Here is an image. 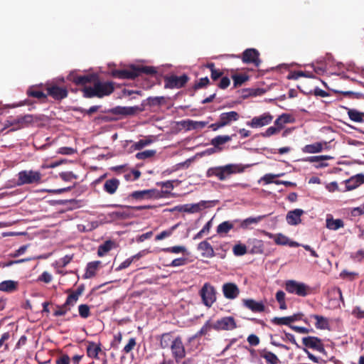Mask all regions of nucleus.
<instances>
[{
  "label": "nucleus",
  "mask_w": 364,
  "mask_h": 364,
  "mask_svg": "<svg viewBox=\"0 0 364 364\" xmlns=\"http://www.w3.org/2000/svg\"><path fill=\"white\" fill-rule=\"evenodd\" d=\"M156 73V70L152 66L131 65L127 69L113 70L111 75L118 79L134 80L141 74L154 75Z\"/></svg>",
  "instance_id": "1"
},
{
  "label": "nucleus",
  "mask_w": 364,
  "mask_h": 364,
  "mask_svg": "<svg viewBox=\"0 0 364 364\" xmlns=\"http://www.w3.org/2000/svg\"><path fill=\"white\" fill-rule=\"evenodd\" d=\"M114 90V84L112 82H101L97 78L93 83V86H85L82 89L83 96L87 98L98 97L102 98L105 96L111 95Z\"/></svg>",
  "instance_id": "2"
},
{
  "label": "nucleus",
  "mask_w": 364,
  "mask_h": 364,
  "mask_svg": "<svg viewBox=\"0 0 364 364\" xmlns=\"http://www.w3.org/2000/svg\"><path fill=\"white\" fill-rule=\"evenodd\" d=\"M242 171L243 169L240 168L238 165L230 164L225 166L209 168L206 172V176L208 177L215 176L220 181H225L231 175Z\"/></svg>",
  "instance_id": "3"
},
{
  "label": "nucleus",
  "mask_w": 364,
  "mask_h": 364,
  "mask_svg": "<svg viewBox=\"0 0 364 364\" xmlns=\"http://www.w3.org/2000/svg\"><path fill=\"white\" fill-rule=\"evenodd\" d=\"M285 289L290 294L305 297L312 293V289L307 284L296 280H287L285 282Z\"/></svg>",
  "instance_id": "4"
},
{
  "label": "nucleus",
  "mask_w": 364,
  "mask_h": 364,
  "mask_svg": "<svg viewBox=\"0 0 364 364\" xmlns=\"http://www.w3.org/2000/svg\"><path fill=\"white\" fill-rule=\"evenodd\" d=\"M203 304L210 308L216 301V291L215 287L210 283L206 282L199 291Z\"/></svg>",
  "instance_id": "5"
},
{
  "label": "nucleus",
  "mask_w": 364,
  "mask_h": 364,
  "mask_svg": "<svg viewBox=\"0 0 364 364\" xmlns=\"http://www.w3.org/2000/svg\"><path fill=\"white\" fill-rule=\"evenodd\" d=\"M212 328L216 331H232L237 328V325L233 316H225L218 319Z\"/></svg>",
  "instance_id": "6"
},
{
  "label": "nucleus",
  "mask_w": 364,
  "mask_h": 364,
  "mask_svg": "<svg viewBox=\"0 0 364 364\" xmlns=\"http://www.w3.org/2000/svg\"><path fill=\"white\" fill-rule=\"evenodd\" d=\"M189 77L187 75L183 74L181 76L174 75L166 76L164 77L165 87L169 89L181 88L188 82Z\"/></svg>",
  "instance_id": "7"
},
{
  "label": "nucleus",
  "mask_w": 364,
  "mask_h": 364,
  "mask_svg": "<svg viewBox=\"0 0 364 364\" xmlns=\"http://www.w3.org/2000/svg\"><path fill=\"white\" fill-rule=\"evenodd\" d=\"M172 356L176 362L178 363L186 356V350L182 338L180 336L175 337L173 344L170 348Z\"/></svg>",
  "instance_id": "8"
},
{
  "label": "nucleus",
  "mask_w": 364,
  "mask_h": 364,
  "mask_svg": "<svg viewBox=\"0 0 364 364\" xmlns=\"http://www.w3.org/2000/svg\"><path fill=\"white\" fill-rule=\"evenodd\" d=\"M47 96L49 95L55 100H61L67 97L68 92L66 87H59L55 84H46Z\"/></svg>",
  "instance_id": "9"
},
{
  "label": "nucleus",
  "mask_w": 364,
  "mask_h": 364,
  "mask_svg": "<svg viewBox=\"0 0 364 364\" xmlns=\"http://www.w3.org/2000/svg\"><path fill=\"white\" fill-rule=\"evenodd\" d=\"M242 60L244 63L253 64L255 67H259L261 63L259 53L255 48H247L242 53Z\"/></svg>",
  "instance_id": "10"
},
{
  "label": "nucleus",
  "mask_w": 364,
  "mask_h": 364,
  "mask_svg": "<svg viewBox=\"0 0 364 364\" xmlns=\"http://www.w3.org/2000/svg\"><path fill=\"white\" fill-rule=\"evenodd\" d=\"M129 196L136 200L160 198L161 193L156 189H148L134 191Z\"/></svg>",
  "instance_id": "11"
},
{
  "label": "nucleus",
  "mask_w": 364,
  "mask_h": 364,
  "mask_svg": "<svg viewBox=\"0 0 364 364\" xmlns=\"http://www.w3.org/2000/svg\"><path fill=\"white\" fill-rule=\"evenodd\" d=\"M273 116L269 113L265 112L258 117H255L250 122H247V125L252 128H259L269 124L273 120Z\"/></svg>",
  "instance_id": "12"
},
{
  "label": "nucleus",
  "mask_w": 364,
  "mask_h": 364,
  "mask_svg": "<svg viewBox=\"0 0 364 364\" xmlns=\"http://www.w3.org/2000/svg\"><path fill=\"white\" fill-rule=\"evenodd\" d=\"M303 344L309 348L319 353H325V348L321 340L316 336H307L302 338Z\"/></svg>",
  "instance_id": "13"
},
{
  "label": "nucleus",
  "mask_w": 364,
  "mask_h": 364,
  "mask_svg": "<svg viewBox=\"0 0 364 364\" xmlns=\"http://www.w3.org/2000/svg\"><path fill=\"white\" fill-rule=\"evenodd\" d=\"M222 291L225 298L230 300L236 299L240 292L237 285L232 282L223 284Z\"/></svg>",
  "instance_id": "14"
},
{
  "label": "nucleus",
  "mask_w": 364,
  "mask_h": 364,
  "mask_svg": "<svg viewBox=\"0 0 364 364\" xmlns=\"http://www.w3.org/2000/svg\"><path fill=\"white\" fill-rule=\"evenodd\" d=\"M346 187L342 191H352L364 183V174L358 173L345 181Z\"/></svg>",
  "instance_id": "15"
},
{
  "label": "nucleus",
  "mask_w": 364,
  "mask_h": 364,
  "mask_svg": "<svg viewBox=\"0 0 364 364\" xmlns=\"http://www.w3.org/2000/svg\"><path fill=\"white\" fill-rule=\"evenodd\" d=\"M141 111H142V109H140L138 106H134V107L117 106V107L112 108L110 110V112L112 113L113 114L128 116V115H134L138 112H141Z\"/></svg>",
  "instance_id": "16"
},
{
  "label": "nucleus",
  "mask_w": 364,
  "mask_h": 364,
  "mask_svg": "<svg viewBox=\"0 0 364 364\" xmlns=\"http://www.w3.org/2000/svg\"><path fill=\"white\" fill-rule=\"evenodd\" d=\"M240 114L235 111H230L228 112H223L219 116V122L222 127H226L231 124L232 122H236L239 119Z\"/></svg>",
  "instance_id": "17"
},
{
  "label": "nucleus",
  "mask_w": 364,
  "mask_h": 364,
  "mask_svg": "<svg viewBox=\"0 0 364 364\" xmlns=\"http://www.w3.org/2000/svg\"><path fill=\"white\" fill-rule=\"evenodd\" d=\"M244 306L251 310L254 313H262L265 311V306L262 301H257L252 299H245L242 300Z\"/></svg>",
  "instance_id": "18"
},
{
  "label": "nucleus",
  "mask_w": 364,
  "mask_h": 364,
  "mask_svg": "<svg viewBox=\"0 0 364 364\" xmlns=\"http://www.w3.org/2000/svg\"><path fill=\"white\" fill-rule=\"evenodd\" d=\"M304 213L302 209H294L287 214L286 220L288 224L296 225L301 223V216Z\"/></svg>",
  "instance_id": "19"
},
{
  "label": "nucleus",
  "mask_w": 364,
  "mask_h": 364,
  "mask_svg": "<svg viewBox=\"0 0 364 364\" xmlns=\"http://www.w3.org/2000/svg\"><path fill=\"white\" fill-rule=\"evenodd\" d=\"M42 175L37 171H24V184H39L42 182Z\"/></svg>",
  "instance_id": "20"
},
{
  "label": "nucleus",
  "mask_w": 364,
  "mask_h": 364,
  "mask_svg": "<svg viewBox=\"0 0 364 364\" xmlns=\"http://www.w3.org/2000/svg\"><path fill=\"white\" fill-rule=\"evenodd\" d=\"M208 202L202 200L198 203L192 204V205H184L182 206H176L174 208V210H178L179 211L186 212V213H196L200 211L202 208H206L205 204Z\"/></svg>",
  "instance_id": "21"
},
{
  "label": "nucleus",
  "mask_w": 364,
  "mask_h": 364,
  "mask_svg": "<svg viewBox=\"0 0 364 364\" xmlns=\"http://www.w3.org/2000/svg\"><path fill=\"white\" fill-rule=\"evenodd\" d=\"M257 353L261 358L265 360L267 364H279L281 363L276 354L266 348L259 349L257 350Z\"/></svg>",
  "instance_id": "22"
},
{
  "label": "nucleus",
  "mask_w": 364,
  "mask_h": 364,
  "mask_svg": "<svg viewBox=\"0 0 364 364\" xmlns=\"http://www.w3.org/2000/svg\"><path fill=\"white\" fill-rule=\"evenodd\" d=\"M172 332L164 333L157 338L161 348H170L174 341Z\"/></svg>",
  "instance_id": "23"
},
{
  "label": "nucleus",
  "mask_w": 364,
  "mask_h": 364,
  "mask_svg": "<svg viewBox=\"0 0 364 364\" xmlns=\"http://www.w3.org/2000/svg\"><path fill=\"white\" fill-rule=\"evenodd\" d=\"M274 242L278 245H289L292 247H297L301 245L296 241H291L289 237L282 233L275 235Z\"/></svg>",
  "instance_id": "24"
},
{
  "label": "nucleus",
  "mask_w": 364,
  "mask_h": 364,
  "mask_svg": "<svg viewBox=\"0 0 364 364\" xmlns=\"http://www.w3.org/2000/svg\"><path fill=\"white\" fill-rule=\"evenodd\" d=\"M120 182L117 178H112L107 180L103 186V189L105 192L110 195L116 193L119 186Z\"/></svg>",
  "instance_id": "25"
},
{
  "label": "nucleus",
  "mask_w": 364,
  "mask_h": 364,
  "mask_svg": "<svg viewBox=\"0 0 364 364\" xmlns=\"http://www.w3.org/2000/svg\"><path fill=\"white\" fill-rule=\"evenodd\" d=\"M97 76L96 75H76L73 77V82L77 85H85L87 83L93 82L97 80Z\"/></svg>",
  "instance_id": "26"
},
{
  "label": "nucleus",
  "mask_w": 364,
  "mask_h": 364,
  "mask_svg": "<svg viewBox=\"0 0 364 364\" xmlns=\"http://www.w3.org/2000/svg\"><path fill=\"white\" fill-rule=\"evenodd\" d=\"M198 250L202 251V255L205 257L211 258L215 256V252L211 245L204 240L198 244Z\"/></svg>",
  "instance_id": "27"
},
{
  "label": "nucleus",
  "mask_w": 364,
  "mask_h": 364,
  "mask_svg": "<svg viewBox=\"0 0 364 364\" xmlns=\"http://www.w3.org/2000/svg\"><path fill=\"white\" fill-rule=\"evenodd\" d=\"M18 283L13 280H6L0 283V291L13 293L18 289Z\"/></svg>",
  "instance_id": "28"
},
{
  "label": "nucleus",
  "mask_w": 364,
  "mask_h": 364,
  "mask_svg": "<svg viewBox=\"0 0 364 364\" xmlns=\"http://www.w3.org/2000/svg\"><path fill=\"white\" fill-rule=\"evenodd\" d=\"M101 351L100 343L97 344L95 342H90L87 346V354L90 358L98 359V354Z\"/></svg>",
  "instance_id": "29"
},
{
  "label": "nucleus",
  "mask_w": 364,
  "mask_h": 364,
  "mask_svg": "<svg viewBox=\"0 0 364 364\" xmlns=\"http://www.w3.org/2000/svg\"><path fill=\"white\" fill-rule=\"evenodd\" d=\"M27 95L28 97L36 98L42 102H45L47 99V94L38 90L36 86L29 87L27 90Z\"/></svg>",
  "instance_id": "30"
},
{
  "label": "nucleus",
  "mask_w": 364,
  "mask_h": 364,
  "mask_svg": "<svg viewBox=\"0 0 364 364\" xmlns=\"http://www.w3.org/2000/svg\"><path fill=\"white\" fill-rule=\"evenodd\" d=\"M231 140L232 136L229 135H218L211 139L210 144L213 145L215 148L221 150L222 149L220 146Z\"/></svg>",
  "instance_id": "31"
},
{
  "label": "nucleus",
  "mask_w": 364,
  "mask_h": 364,
  "mask_svg": "<svg viewBox=\"0 0 364 364\" xmlns=\"http://www.w3.org/2000/svg\"><path fill=\"white\" fill-rule=\"evenodd\" d=\"M311 317L316 321L315 326L317 329H329V323L327 318L317 314L311 315Z\"/></svg>",
  "instance_id": "32"
},
{
  "label": "nucleus",
  "mask_w": 364,
  "mask_h": 364,
  "mask_svg": "<svg viewBox=\"0 0 364 364\" xmlns=\"http://www.w3.org/2000/svg\"><path fill=\"white\" fill-rule=\"evenodd\" d=\"M326 225L329 230H337L344 227V223L341 219H333L331 217L326 218Z\"/></svg>",
  "instance_id": "33"
},
{
  "label": "nucleus",
  "mask_w": 364,
  "mask_h": 364,
  "mask_svg": "<svg viewBox=\"0 0 364 364\" xmlns=\"http://www.w3.org/2000/svg\"><path fill=\"white\" fill-rule=\"evenodd\" d=\"M114 246V242L109 240L98 247L97 255L103 257L107 255Z\"/></svg>",
  "instance_id": "34"
},
{
  "label": "nucleus",
  "mask_w": 364,
  "mask_h": 364,
  "mask_svg": "<svg viewBox=\"0 0 364 364\" xmlns=\"http://www.w3.org/2000/svg\"><path fill=\"white\" fill-rule=\"evenodd\" d=\"M347 110L348 115L350 120L355 122H364V112H358L354 109L346 108Z\"/></svg>",
  "instance_id": "35"
},
{
  "label": "nucleus",
  "mask_w": 364,
  "mask_h": 364,
  "mask_svg": "<svg viewBox=\"0 0 364 364\" xmlns=\"http://www.w3.org/2000/svg\"><path fill=\"white\" fill-rule=\"evenodd\" d=\"M323 150V144L321 142H316L312 144H307L302 148L304 153L315 154L321 152Z\"/></svg>",
  "instance_id": "36"
},
{
  "label": "nucleus",
  "mask_w": 364,
  "mask_h": 364,
  "mask_svg": "<svg viewBox=\"0 0 364 364\" xmlns=\"http://www.w3.org/2000/svg\"><path fill=\"white\" fill-rule=\"evenodd\" d=\"M264 252V244L260 240L253 239L252 241V247L249 252L250 254H262Z\"/></svg>",
  "instance_id": "37"
},
{
  "label": "nucleus",
  "mask_w": 364,
  "mask_h": 364,
  "mask_svg": "<svg viewBox=\"0 0 364 364\" xmlns=\"http://www.w3.org/2000/svg\"><path fill=\"white\" fill-rule=\"evenodd\" d=\"M100 263L101 262L100 261H95L88 263L86 269V272L85 274V278L87 279L94 277Z\"/></svg>",
  "instance_id": "38"
},
{
  "label": "nucleus",
  "mask_w": 364,
  "mask_h": 364,
  "mask_svg": "<svg viewBox=\"0 0 364 364\" xmlns=\"http://www.w3.org/2000/svg\"><path fill=\"white\" fill-rule=\"evenodd\" d=\"M155 141L154 136H149L144 139H140L139 141L134 144L132 146L135 150H141L144 146L150 145Z\"/></svg>",
  "instance_id": "39"
},
{
  "label": "nucleus",
  "mask_w": 364,
  "mask_h": 364,
  "mask_svg": "<svg viewBox=\"0 0 364 364\" xmlns=\"http://www.w3.org/2000/svg\"><path fill=\"white\" fill-rule=\"evenodd\" d=\"M290 117L288 114H282L274 121V125L280 131L285 124L290 122Z\"/></svg>",
  "instance_id": "40"
},
{
  "label": "nucleus",
  "mask_w": 364,
  "mask_h": 364,
  "mask_svg": "<svg viewBox=\"0 0 364 364\" xmlns=\"http://www.w3.org/2000/svg\"><path fill=\"white\" fill-rule=\"evenodd\" d=\"M264 218V215H259L255 218H248L245 220H242L240 227L243 229H247L250 225L252 224H257L259 222H260L263 218Z\"/></svg>",
  "instance_id": "41"
},
{
  "label": "nucleus",
  "mask_w": 364,
  "mask_h": 364,
  "mask_svg": "<svg viewBox=\"0 0 364 364\" xmlns=\"http://www.w3.org/2000/svg\"><path fill=\"white\" fill-rule=\"evenodd\" d=\"M186 123L188 124L187 128L188 129H203L204 128L207 124V122L203 121H193V120H188L187 122H184V124Z\"/></svg>",
  "instance_id": "42"
},
{
  "label": "nucleus",
  "mask_w": 364,
  "mask_h": 364,
  "mask_svg": "<svg viewBox=\"0 0 364 364\" xmlns=\"http://www.w3.org/2000/svg\"><path fill=\"white\" fill-rule=\"evenodd\" d=\"M233 227V224L230 221L223 222L217 227V232L218 234L228 233Z\"/></svg>",
  "instance_id": "43"
},
{
  "label": "nucleus",
  "mask_w": 364,
  "mask_h": 364,
  "mask_svg": "<svg viewBox=\"0 0 364 364\" xmlns=\"http://www.w3.org/2000/svg\"><path fill=\"white\" fill-rule=\"evenodd\" d=\"M79 316L84 319L90 316V307L87 304H80L78 306Z\"/></svg>",
  "instance_id": "44"
},
{
  "label": "nucleus",
  "mask_w": 364,
  "mask_h": 364,
  "mask_svg": "<svg viewBox=\"0 0 364 364\" xmlns=\"http://www.w3.org/2000/svg\"><path fill=\"white\" fill-rule=\"evenodd\" d=\"M249 77L246 75H234L232 76L233 84L235 87L241 86L245 82L248 80Z\"/></svg>",
  "instance_id": "45"
},
{
  "label": "nucleus",
  "mask_w": 364,
  "mask_h": 364,
  "mask_svg": "<svg viewBox=\"0 0 364 364\" xmlns=\"http://www.w3.org/2000/svg\"><path fill=\"white\" fill-rule=\"evenodd\" d=\"M233 254L235 256H242L247 252V247L242 244H237L233 247Z\"/></svg>",
  "instance_id": "46"
},
{
  "label": "nucleus",
  "mask_w": 364,
  "mask_h": 364,
  "mask_svg": "<svg viewBox=\"0 0 364 364\" xmlns=\"http://www.w3.org/2000/svg\"><path fill=\"white\" fill-rule=\"evenodd\" d=\"M272 322L277 325H287L290 326V323H292V319L289 318V316L274 317L272 319Z\"/></svg>",
  "instance_id": "47"
},
{
  "label": "nucleus",
  "mask_w": 364,
  "mask_h": 364,
  "mask_svg": "<svg viewBox=\"0 0 364 364\" xmlns=\"http://www.w3.org/2000/svg\"><path fill=\"white\" fill-rule=\"evenodd\" d=\"M156 154L155 150H146L144 151L138 152L136 154V158L139 160H144L146 159L151 158Z\"/></svg>",
  "instance_id": "48"
},
{
  "label": "nucleus",
  "mask_w": 364,
  "mask_h": 364,
  "mask_svg": "<svg viewBox=\"0 0 364 364\" xmlns=\"http://www.w3.org/2000/svg\"><path fill=\"white\" fill-rule=\"evenodd\" d=\"M177 227H178V225H175L173 227H171L170 229L162 231L161 233L158 234L156 236L155 240H161L166 237L171 236L172 235L173 230Z\"/></svg>",
  "instance_id": "49"
},
{
  "label": "nucleus",
  "mask_w": 364,
  "mask_h": 364,
  "mask_svg": "<svg viewBox=\"0 0 364 364\" xmlns=\"http://www.w3.org/2000/svg\"><path fill=\"white\" fill-rule=\"evenodd\" d=\"M162 251L164 252L178 254L185 252L186 251V249L183 246H173L164 248L162 249Z\"/></svg>",
  "instance_id": "50"
},
{
  "label": "nucleus",
  "mask_w": 364,
  "mask_h": 364,
  "mask_svg": "<svg viewBox=\"0 0 364 364\" xmlns=\"http://www.w3.org/2000/svg\"><path fill=\"white\" fill-rule=\"evenodd\" d=\"M332 157L327 155H321V156H309L304 159V161L314 163V162H321L324 160L331 159Z\"/></svg>",
  "instance_id": "51"
},
{
  "label": "nucleus",
  "mask_w": 364,
  "mask_h": 364,
  "mask_svg": "<svg viewBox=\"0 0 364 364\" xmlns=\"http://www.w3.org/2000/svg\"><path fill=\"white\" fill-rule=\"evenodd\" d=\"M41 120L40 117L33 116L31 114L24 115V124H31L38 125L39 122Z\"/></svg>",
  "instance_id": "52"
},
{
  "label": "nucleus",
  "mask_w": 364,
  "mask_h": 364,
  "mask_svg": "<svg viewBox=\"0 0 364 364\" xmlns=\"http://www.w3.org/2000/svg\"><path fill=\"white\" fill-rule=\"evenodd\" d=\"M70 310V307L68 306H65V304L64 303L62 306H57V310L54 311L53 315L55 316H64Z\"/></svg>",
  "instance_id": "53"
},
{
  "label": "nucleus",
  "mask_w": 364,
  "mask_h": 364,
  "mask_svg": "<svg viewBox=\"0 0 364 364\" xmlns=\"http://www.w3.org/2000/svg\"><path fill=\"white\" fill-rule=\"evenodd\" d=\"M282 175H283V173H281V174L267 173L261 178V180L264 181V183L266 184H269L272 183H274L275 181H274V179L277 177H279Z\"/></svg>",
  "instance_id": "54"
},
{
  "label": "nucleus",
  "mask_w": 364,
  "mask_h": 364,
  "mask_svg": "<svg viewBox=\"0 0 364 364\" xmlns=\"http://www.w3.org/2000/svg\"><path fill=\"white\" fill-rule=\"evenodd\" d=\"M187 263V259L180 257L174 259L170 264H166V267H179L185 265Z\"/></svg>",
  "instance_id": "55"
},
{
  "label": "nucleus",
  "mask_w": 364,
  "mask_h": 364,
  "mask_svg": "<svg viewBox=\"0 0 364 364\" xmlns=\"http://www.w3.org/2000/svg\"><path fill=\"white\" fill-rule=\"evenodd\" d=\"M60 177L64 181H70L72 179L77 178V176L71 171L62 172L60 173Z\"/></svg>",
  "instance_id": "56"
},
{
  "label": "nucleus",
  "mask_w": 364,
  "mask_h": 364,
  "mask_svg": "<svg viewBox=\"0 0 364 364\" xmlns=\"http://www.w3.org/2000/svg\"><path fill=\"white\" fill-rule=\"evenodd\" d=\"M78 297L77 296L75 295L73 292L69 294L66 299V301L65 302V306H73L75 305V304L77 303V300H78Z\"/></svg>",
  "instance_id": "57"
},
{
  "label": "nucleus",
  "mask_w": 364,
  "mask_h": 364,
  "mask_svg": "<svg viewBox=\"0 0 364 364\" xmlns=\"http://www.w3.org/2000/svg\"><path fill=\"white\" fill-rule=\"evenodd\" d=\"M247 341L251 346H257L259 344L260 339L255 334H250L248 336Z\"/></svg>",
  "instance_id": "58"
},
{
  "label": "nucleus",
  "mask_w": 364,
  "mask_h": 364,
  "mask_svg": "<svg viewBox=\"0 0 364 364\" xmlns=\"http://www.w3.org/2000/svg\"><path fill=\"white\" fill-rule=\"evenodd\" d=\"M136 344V339L134 338H131L129 340L128 343L124 346L123 349L124 353H129V352H131L135 347Z\"/></svg>",
  "instance_id": "59"
},
{
  "label": "nucleus",
  "mask_w": 364,
  "mask_h": 364,
  "mask_svg": "<svg viewBox=\"0 0 364 364\" xmlns=\"http://www.w3.org/2000/svg\"><path fill=\"white\" fill-rule=\"evenodd\" d=\"M358 275V273L353 272H348L343 270L341 272L340 276L343 279H348L350 280L354 279Z\"/></svg>",
  "instance_id": "60"
},
{
  "label": "nucleus",
  "mask_w": 364,
  "mask_h": 364,
  "mask_svg": "<svg viewBox=\"0 0 364 364\" xmlns=\"http://www.w3.org/2000/svg\"><path fill=\"white\" fill-rule=\"evenodd\" d=\"M147 101L150 106L160 105L164 101V97H149Z\"/></svg>",
  "instance_id": "61"
},
{
  "label": "nucleus",
  "mask_w": 364,
  "mask_h": 364,
  "mask_svg": "<svg viewBox=\"0 0 364 364\" xmlns=\"http://www.w3.org/2000/svg\"><path fill=\"white\" fill-rule=\"evenodd\" d=\"M210 83V80L207 77H202L199 80L198 82H196L194 85V89L198 90L203 88L208 85Z\"/></svg>",
  "instance_id": "62"
},
{
  "label": "nucleus",
  "mask_w": 364,
  "mask_h": 364,
  "mask_svg": "<svg viewBox=\"0 0 364 364\" xmlns=\"http://www.w3.org/2000/svg\"><path fill=\"white\" fill-rule=\"evenodd\" d=\"M352 315L358 319L364 318V311L359 306H355L352 310Z\"/></svg>",
  "instance_id": "63"
},
{
  "label": "nucleus",
  "mask_w": 364,
  "mask_h": 364,
  "mask_svg": "<svg viewBox=\"0 0 364 364\" xmlns=\"http://www.w3.org/2000/svg\"><path fill=\"white\" fill-rule=\"evenodd\" d=\"M70 357L67 354H63L58 357L56 360V364H70Z\"/></svg>",
  "instance_id": "64"
}]
</instances>
